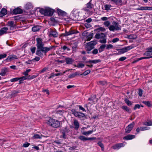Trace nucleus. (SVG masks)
<instances>
[{"label": "nucleus", "mask_w": 152, "mask_h": 152, "mask_svg": "<svg viewBox=\"0 0 152 152\" xmlns=\"http://www.w3.org/2000/svg\"><path fill=\"white\" fill-rule=\"evenodd\" d=\"M98 145L101 148L102 151H104V146L103 144L101 142H99L98 143Z\"/></svg>", "instance_id": "39"}, {"label": "nucleus", "mask_w": 152, "mask_h": 152, "mask_svg": "<svg viewBox=\"0 0 152 152\" xmlns=\"http://www.w3.org/2000/svg\"><path fill=\"white\" fill-rule=\"evenodd\" d=\"M97 30L98 31H101L102 32H104L105 31V29L103 27H100L97 29Z\"/></svg>", "instance_id": "36"}, {"label": "nucleus", "mask_w": 152, "mask_h": 152, "mask_svg": "<svg viewBox=\"0 0 152 152\" xmlns=\"http://www.w3.org/2000/svg\"><path fill=\"white\" fill-rule=\"evenodd\" d=\"M17 57L15 55H12L8 56L7 58V60H10V61L13 60L14 59H17Z\"/></svg>", "instance_id": "22"}, {"label": "nucleus", "mask_w": 152, "mask_h": 152, "mask_svg": "<svg viewBox=\"0 0 152 152\" xmlns=\"http://www.w3.org/2000/svg\"><path fill=\"white\" fill-rule=\"evenodd\" d=\"M146 56H151L152 55V47L148 48L147 50L143 54Z\"/></svg>", "instance_id": "15"}, {"label": "nucleus", "mask_w": 152, "mask_h": 152, "mask_svg": "<svg viewBox=\"0 0 152 152\" xmlns=\"http://www.w3.org/2000/svg\"><path fill=\"white\" fill-rule=\"evenodd\" d=\"M105 37V35L104 33H97L96 34L95 37L96 39H99L104 38Z\"/></svg>", "instance_id": "12"}, {"label": "nucleus", "mask_w": 152, "mask_h": 152, "mask_svg": "<svg viewBox=\"0 0 152 152\" xmlns=\"http://www.w3.org/2000/svg\"><path fill=\"white\" fill-rule=\"evenodd\" d=\"M135 137V135H128L125 137L124 139L125 140H132Z\"/></svg>", "instance_id": "19"}, {"label": "nucleus", "mask_w": 152, "mask_h": 152, "mask_svg": "<svg viewBox=\"0 0 152 152\" xmlns=\"http://www.w3.org/2000/svg\"><path fill=\"white\" fill-rule=\"evenodd\" d=\"M98 50L97 49H94L92 51V53L94 54H96L98 53Z\"/></svg>", "instance_id": "45"}, {"label": "nucleus", "mask_w": 152, "mask_h": 152, "mask_svg": "<svg viewBox=\"0 0 152 152\" xmlns=\"http://www.w3.org/2000/svg\"><path fill=\"white\" fill-rule=\"evenodd\" d=\"M70 35H71V34L70 33V31H69L68 32L66 31L65 33L64 34V36H66Z\"/></svg>", "instance_id": "53"}, {"label": "nucleus", "mask_w": 152, "mask_h": 152, "mask_svg": "<svg viewBox=\"0 0 152 152\" xmlns=\"http://www.w3.org/2000/svg\"><path fill=\"white\" fill-rule=\"evenodd\" d=\"M119 38H114L113 39L112 42L113 43H115V42H116L119 41Z\"/></svg>", "instance_id": "54"}, {"label": "nucleus", "mask_w": 152, "mask_h": 152, "mask_svg": "<svg viewBox=\"0 0 152 152\" xmlns=\"http://www.w3.org/2000/svg\"><path fill=\"white\" fill-rule=\"evenodd\" d=\"M113 47V46L111 44H109L107 46L106 49H109L112 48Z\"/></svg>", "instance_id": "50"}, {"label": "nucleus", "mask_w": 152, "mask_h": 152, "mask_svg": "<svg viewBox=\"0 0 152 152\" xmlns=\"http://www.w3.org/2000/svg\"><path fill=\"white\" fill-rule=\"evenodd\" d=\"M100 60L99 59H96L94 60H89L88 61H86V63L89 64H96L100 62Z\"/></svg>", "instance_id": "16"}, {"label": "nucleus", "mask_w": 152, "mask_h": 152, "mask_svg": "<svg viewBox=\"0 0 152 152\" xmlns=\"http://www.w3.org/2000/svg\"><path fill=\"white\" fill-rule=\"evenodd\" d=\"M79 138L81 140H87V137L83 136H81L79 137Z\"/></svg>", "instance_id": "37"}, {"label": "nucleus", "mask_w": 152, "mask_h": 152, "mask_svg": "<svg viewBox=\"0 0 152 152\" xmlns=\"http://www.w3.org/2000/svg\"><path fill=\"white\" fill-rule=\"evenodd\" d=\"M133 47L132 46H128L121 49L118 50V51L121 53H124L130 50L133 48Z\"/></svg>", "instance_id": "9"}, {"label": "nucleus", "mask_w": 152, "mask_h": 152, "mask_svg": "<svg viewBox=\"0 0 152 152\" xmlns=\"http://www.w3.org/2000/svg\"><path fill=\"white\" fill-rule=\"evenodd\" d=\"M12 12L15 14H19L22 13L23 12V11L20 8L18 7L13 10Z\"/></svg>", "instance_id": "13"}, {"label": "nucleus", "mask_w": 152, "mask_h": 152, "mask_svg": "<svg viewBox=\"0 0 152 152\" xmlns=\"http://www.w3.org/2000/svg\"><path fill=\"white\" fill-rule=\"evenodd\" d=\"M134 123L133 122L132 123L126 128L125 129V132L127 133H129L131 131L133 127L134 126Z\"/></svg>", "instance_id": "11"}, {"label": "nucleus", "mask_w": 152, "mask_h": 152, "mask_svg": "<svg viewBox=\"0 0 152 152\" xmlns=\"http://www.w3.org/2000/svg\"><path fill=\"white\" fill-rule=\"evenodd\" d=\"M140 107V105L139 104H136L135 105L134 107V110H135L137 108L139 109Z\"/></svg>", "instance_id": "55"}, {"label": "nucleus", "mask_w": 152, "mask_h": 152, "mask_svg": "<svg viewBox=\"0 0 152 152\" xmlns=\"http://www.w3.org/2000/svg\"><path fill=\"white\" fill-rule=\"evenodd\" d=\"M96 44V42L95 41H91L87 44V45H86V48L87 50L90 51L94 48V46Z\"/></svg>", "instance_id": "5"}, {"label": "nucleus", "mask_w": 152, "mask_h": 152, "mask_svg": "<svg viewBox=\"0 0 152 152\" xmlns=\"http://www.w3.org/2000/svg\"><path fill=\"white\" fill-rule=\"evenodd\" d=\"M18 80H19L18 77H16L11 79L10 80V81L11 82H12L17 81Z\"/></svg>", "instance_id": "47"}, {"label": "nucleus", "mask_w": 152, "mask_h": 152, "mask_svg": "<svg viewBox=\"0 0 152 152\" xmlns=\"http://www.w3.org/2000/svg\"><path fill=\"white\" fill-rule=\"evenodd\" d=\"M7 55L6 54H3L0 55V59L6 57Z\"/></svg>", "instance_id": "49"}, {"label": "nucleus", "mask_w": 152, "mask_h": 152, "mask_svg": "<svg viewBox=\"0 0 152 152\" xmlns=\"http://www.w3.org/2000/svg\"><path fill=\"white\" fill-rule=\"evenodd\" d=\"M69 31L70 32L71 35L75 34L76 33V32L75 30H71Z\"/></svg>", "instance_id": "64"}, {"label": "nucleus", "mask_w": 152, "mask_h": 152, "mask_svg": "<svg viewBox=\"0 0 152 152\" xmlns=\"http://www.w3.org/2000/svg\"><path fill=\"white\" fill-rule=\"evenodd\" d=\"M76 74L75 73L72 74L71 75H69V76L68 77L69 78H72L75 77V76H76Z\"/></svg>", "instance_id": "58"}, {"label": "nucleus", "mask_w": 152, "mask_h": 152, "mask_svg": "<svg viewBox=\"0 0 152 152\" xmlns=\"http://www.w3.org/2000/svg\"><path fill=\"white\" fill-rule=\"evenodd\" d=\"M29 145H30V143L27 142V143H26L24 144L23 145V147H25V148L27 147H28L29 146Z\"/></svg>", "instance_id": "56"}, {"label": "nucleus", "mask_w": 152, "mask_h": 152, "mask_svg": "<svg viewBox=\"0 0 152 152\" xmlns=\"http://www.w3.org/2000/svg\"><path fill=\"white\" fill-rule=\"evenodd\" d=\"M138 10H152V7H141L140 8H138L137 9Z\"/></svg>", "instance_id": "18"}, {"label": "nucleus", "mask_w": 152, "mask_h": 152, "mask_svg": "<svg viewBox=\"0 0 152 152\" xmlns=\"http://www.w3.org/2000/svg\"><path fill=\"white\" fill-rule=\"evenodd\" d=\"M37 75H33L32 76H30L29 75L28 77H27L28 78V80H31L32 79H34L35 78H36V77L37 76Z\"/></svg>", "instance_id": "42"}, {"label": "nucleus", "mask_w": 152, "mask_h": 152, "mask_svg": "<svg viewBox=\"0 0 152 152\" xmlns=\"http://www.w3.org/2000/svg\"><path fill=\"white\" fill-rule=\"evenodd\" d=\"M93 37V34H89L86 37V41H89Z\"/></svg>", "instance_id": "30"}, {"label": "nucleus", "mask_w": 152, "mask_h": 152, "mask_svg": "<svg viewBox=\"0 0 152 152\" xmlns=\"http://www.w3.org/2000/svg\"><path fill=\"white\" fill-rule=\"evenodd\" d=\"M85 10L88 12L89 15L91 14L94 11L92 8L91 3H89L86 5V7L85 8Z\"/></svg>", "instance_id": "8"}, {"label": "nucleus", "mask_w": 152, "mask_h": 152, "mask_svg": "<svg viewBox=\"0 0 152 152\" xmlns=\"http://www.w3.org/2000/svg\"><path fill=\"white\" fill-rule=\"evenodd\" d=\"M103 39H100L99 42L102 43H105L107 42L106 39L105 38H102Z\"/></svg>", "instance_id": "41"}, {"label": "nucleus", "mask_w": 152, "mask_h": 152, "mask_svg": "<svg viewBox=\"0 0 152 152\" xmlns=\"http://www.w3.org/2000/svg\"><path fill=\"white\" fill-rule=\"evenodd\" d=\"M152 58V56H150V57H141V58H140L137 59H136V60L134 61L133 62H137L138 61L140 60H142V59H148L149 58Z\"/></svg>", "instance_id": "23"}, {"label": "nucleus", "mask_w": 152, "mask_h": 152, "mask_svg": "<svg viewBox=\"0 0 152 152\" xmlns=\"http://www.w3.org/2000/svg\"><path fill=\"white\" fill-rule=\"evenodd\" d=\"M125 101L129 106L131 105L132 104L131 102L130 101L128 100L127 99H125Z\"/></svg>", "instance_id": "38"}, {"label": "nucleus", "mask_w": 152, "mask_h": 152, "mask_svg": "<svg viewBox=\"0 0 152 152\" xmlns=\"http://www.w3.org/2000/svg\"><path fill=\"white\" fill-rule=\"evenodd\" d=\"M85 65L82 62H79L77 66V67L79 68H82Z\"/></svg>", "instance_id": "32"}, {"label": "nucleus", "mask_w": 152, "mask_h": 152, "mask_svg": "<svg viewBox=\"0 0 152 152\" xmlns=\"http://www.w3.org/2000/svg\"><path fill=\"white\" fill-rule=\"evenodd\" d=\"M8 71V70L7 68H4L1 69V72L0 73V75L2 76H4Z\"/></svg>", "instance_id": "17"}, {"label": "nucleus", "mask_w": 152, "mask_h": 152, "mask_svg": "<svg viewBox=\"0 0 152 152\" xmlns=\"http://www.w3.org/2000/svg\"><path fill=\"white\" fill-rule=\"evenodd\" d=\"M61 122L57 120L50 118L47 121L46 123L49 126L53 128H57L60 126Z\"/></svg>", "instance_id": "1"}, {"label": "nucleus", "mask_w": 152, "mask_h": 152, "mask_svg": "<svg viewBox=\"0 0 152 152\" xmlns=\"http://www.w3.org/2000/svg\"><path fill=\"white\" fill-rule=\"evenodd\" d=\"M104 7L105 10H109L110 9V8L111 7V6L110 5L106 4L104 5Z\"/></svg>", "instance_id": "34"}, {"label": "nucleus", "mask_w": 152, "mask_h": 152, "mask_svg": "<svg viewBox=\"0 0 152 152\" xmlns=\"http://www.w3.org/2000/svg\"><path fill=\"white\" fill-rule=\"evenodd\" d=\"M49 33V37H57L58 36V34L56 30H53L51 28H50L48 30Z\"/></svg>", "instance_id": "7"}, {"label": "nucleus", "mask_w": 152, "mask_h": 152, "mask_svg": "<svg viewBox=\"0 0 152 152\" xmlns=\"http://www.w3.org/2000/svg\"><path fill=\"white\" fill-rule=\"evenodd\" d=\"M114 25H110L109 27V30L111 31H114L115 30H120L121 28L118 26V23L117 22H114Z\"/></svg>", "instance_id": "4"}, {"label": "nucleus", "mask_w": 152, "mask_h": 152, "mask_svg": "<svg viewBox=\"0 0 152 152\" xmlns=\"http://www.w3.org/2000/svg\"><path fill=\"white\" fill-rule=\"evenodd\" d=\"M126 57H122L119 58V61H123L126 59Z\"/></svg>", "instance_id": "51"}, {"label": "nucleus", "mask_w": 152, "mask_h": 152, "mask_svg": "<svg viewBox=\"0 0 152 152\" xmlns=\"http://www.w3.org/2000/svg\"><path fill=\"white\" fill-rule=\"evenodd\" d=\"M121 107L122 109L125 110L126 112L130 113L131 112V110L127 106H122Z\"/></svg>", "instance_id": "26"}, {"label": "nucleus", "mask_w": 152, "mask_h": 152, "mask_svg": "<svg viewBox=\"0 0 152 152\" xmlns=\"http://www.w3.org/2000/svg\"><path fill=\"white\" fill-rule=\"evenodd\" d=\"M18 78H19V80H21L22 81L23 80L28 79V78L27 77L24 76H23L20 77H18Z\"/></svg>", "instance_id": "48"}, {"label": "nucleus", "mask_w": 152, "mask_h": 152, "mask_svg": "<svg viewBox=\"0 0 152 152\" xmlns=\"http://www.w3.org/2000/svg\"><path fill=\"white\" fill-rule=\"evenodd\" d=\"M85 26L87 28H89L91 27V25L90 24L86 23L85 24Z\"/></svg>", "instance_id": "62"}, {"label": "nucleus", "mask_w": 152, "mask_h": 152, "mask_svg": "<svg viewBox=\"0 0 152 152\" xmlns=\"http://www.w3.org/2000/svg\"><path fill=\"white\" fill-rule=\"evenodd\" d=\"M91 72V71L90 70H88L84 72L83 74L84 75H86L88 74H89Z\"/></svg>", "instance_id": "46"}, {"label": "nucleus", "mask_w": 152, "mask_h": 152, "mask_svg": "<svg viewBox=\"0 0 152 152\" xmlns=\"http://www.w3.org/2000/svg\"><path fill=\"white\" fill-rule=\"evenodd\" d=\"M39 12L45 16H51L53 14V11L50 9L47 8L45 9H41L40 10Z\"/></svg>", "instance_id": "3"}, {"label": "nucleus", "mask_w": 152, "mask_h": 152, "mask_svg": "<svg viewBox=\"0 0 152 152\" xmlns=\"http://www.w3.org/2000/svg\"><path fill=\"white\" fill-rule=\"evenodd\" d=\"M92 21V19L89 18L86 20V22L87 23H90Z\"/></svg>", "instance_id": "60"}, {"label": "nucleus", "mask_w": 152, "mask_h": 152, "mask_svg": "<svg viewBox=\"0 0 152 152\" xmlns=\"http://www.w3.org/2000/svg\"><path fill=\"white\" fill-rule=\"evenodd\" d=\"M93 130L89 131L88 132H84L83 133V134L87 136L92 133Z\"/></svg>", "instance_id": "25"}, {"label": "nucleus", "mask_w": 152, "mask_h": 152, "mask_svg": "<svg viewBox=\"0 0 152 152\" xmlns=\"http://www.w3.org/2000/svg\"><path fill=\"white\" fill-rule=\"evenodd\" d=\"M142 94V91L141 89H139V90L138 94L140 96H141Z\"/></svg>", "instance_id": "57"}, {"label": "nucleus", "mask_w": 152, "mask_h": 152, "mask_svg": "<svg viewBox=\"0 0 152 152\" xmlns=\"http://www.w3.org/2000/svg\"><path fill=\"white\" fill-rule=\"evenodd\" d=\"M48 69V67H45L43 68L42 69L40 72V73H42L46 71L47 69Z\"/></svg>", "instance_id": "52"}, {"label": "nucleus", "mask_w": 152, "mask_h": 152, "mask_svg": "<svg viewBox=\"0 0 152 152\" xmlns=\"http://www.w3.org/2000/svg\"><path fill=\"white\" fill-rule=\"evenodd\" d=\"M96 138L94 137H89V138H87V140H94L96 139Z\"/></svg>", "instance_id": "59"}, {"label": "nucleus", "mask_w": 152, "mask_h": 152, "mask_svg": "<svg viewBox=\"0 0 152 152\" xmlns=\"http://www.w3.org/2000/svg\"><path fill=\"white\" fill-rule=\"evenodd\" d=\"M8 30L7 27H3L0 30V35H1L6 33L7 31Z\"/></svg>", "instance_id": "20"}, {"label": "nucleus", "mask_w": 152, "mask_h": 152, "mask_svg": "<svg viewBox=\"0 0 152 152\" xmlns=\"http://www.w3.org/2000/svg\"><path fill=\"white\" fill-rule=\"evenodd\" d=\"M106 45H102L99 48L98 50L99 52L100 53L103 51Z\"/></svg>", "instance_id": "24"}, {"label": "nucleus", "mask_w": 152, "mask_h": 152, "mask_svg": "<svg viewBox=\"0 0 152 152\" xmlns=\"http://www.w3.org/2000/svg\"><path fill=\"white\" fill-rule=\"evenodd\" d=\"M37 42V48H43L45 47H43L44 44L42 42V39L39 38H37L36 39Z\"/></svg>", "instance_id": "10"}, {"label": "nucleus", "mask_w": 152, "mask_h": 152, "mask_svg": "<svg viewBox=\"0 0 152 152\" xmlns=\"http://www.w3.org/2000/svg\"><path fill=\"white\" fill-rule=\"evenodd\" d=\"M140 131H144L149 129V128L147 126H142L140 127Z\"/></svg>", "instance_id": "33"}, {"label": "nucleus", "mask_w": 152, "mask_h": 152, "mask_svg": "<svg viewBox=\"0 0 152 152\" xmlns=\"http://www.w3.org/2000/svg\"><path fill=\"white\" fill-rule=\"evenodd\" d=\"M54 46L50 47L49 48L44 47L43 48H37L36 54L39 56H41L43 55V53L45 54L48 51L52 49Z\"/></svg>", "instance_id": "2"}, {"label": "nucleus", "mask_w": 152, "mask_h": 152, "mask_svg": "<svg viewBox=\"0 0 152 152\" xmlns=\"http://www.w3.org/2000/svg\"><path fill=\"white\" fill-rule=\"evenodd\" d=\"M61 132L62 134V137L64 139H66V138L67 135L70 133V131L67 127H66L61 129Z\"/></svg>", "instance_id": "6"}, {"label": "nucleus", "mask_w": 152, "mask_h": 152, "mask_svg": "<svg viewBox=\"0 0 152 152\" xmlns=\"http://www.w3.org/2000/svg\"><path fill=\"white\" fill-rule=\"evenodd\" d=\"M124 146V144L122 143H119L113 146L112 148L114 149H118L120 148L123 147Z\"/></svg>", "instance_id": "14"}, {"label": "nucleus", "mask_w": 152, "mask_h": 152, "mask_svg": "<svg viewBox=\"0 0 152 152\" xmlns=\"http://www.w3.org/2000/svg\"><path fill=\"white\" fill-rule=\"evenodd\" d=\"M7 13V11L5 9L3 8L1 10L0 12V17H2L6 15Z\"/></svg>", "instance_id": "21"}, {"label": "nucleus", "mask_w": 152, "mask_h": 152, "mask_svg": "<svg viewBox=\"0 0 152 152\" xmlns=\"http://www.w3.org/2000/svg\"><path fill=\"white\" fill-rule=\"evenodd\" d=\"M78 107H79V109L80 110H81L82 111H85V109L82 106H81L80 105H79L78 106Z\"/></svg>", "instance_id": "61"}, {"label": "nucleus", "mask_w": 152, "mask_h": 152, "mask_svg": "<svg viewBox=\"0 0 152 152\" xmlns=\"http://www.w3.org/2000/svg\"><path fill=\"white\" fill-rule=\"evenodd\" d=\"M68 70H66V71L63 72L62 73H56V74H55V75L56 76H58V75H64V73H65L66 72H67Z\"/></svg>", "instance_id": "44"}, {"label": "nucleus", "mask_w": 152, "mask_h": 152, "mask_svg": "<svg viewBox=\"0 0 152 152\" xmlns=\"http://www.w3.org/2000/svg\"><path fill=\"white\" fill-rule=\"evenodd\" d=\"M42 135L40 136L37 134H36L34 135L32 137L34 139H37L42 138Z\"/></svg>", "instance_id": "29"}, {"label": "nucleus", "mask_w": 152, "mask_h": 152, "mask_svg": "<svg viewBox=\"0 0 152 152\" xmlns=\"http://www.w3.org/2000/svg\"><path fill=\"white\" fill-rule=\"evenodd\" d=\"M8 23V26L10 27H13L14 25V22L12 21H9Z\"/></svg>", "instance_id": "43"}, {"label": "nucleus", "mask_w": 152, "mask_h": 152, "mask_svg": "<svg viewBox=\"0 0 152 152\" xmlns=\"http://www.w3.org/2000/svg\"><path fill=\"white\" fill-rule=\"evenodd\" d=\"M36 49L35 47H33L31 48V51L32 53H34Z\"/></svg>", "instance_id": "63"}, {"label": "nucleus", "mask_w": 152, "mask_h": 152, "mask_svg": "<svg viewBox=\"0 0 152 152\" xmlns=\"http://www.w3.org/2000/svg\"><path fill=\"white\" fill-rule=\"evenodd\" d=\"M66 62L67 64H71L72 63V59L70 58H66Z\"/></svg>", "instance_id": "27"}, {"label": "nucleus", "mask_w": 152, "mask_h": 152, "mask_svg": "<svg viewBox=\"0 0 152 152\" xmlns=\"http://www.w3.org/2000/svg\"><path fill=\"white\" fill-rule=\"evenodd\" d=\"M128 38L131 39H134L137 38V36L135 34H131L128 36Z\"/></svg>", "instance_id": "28"}, {"label": "nucleus", "mask_w": 152, "mask_h": 152, "mask_svg": "<svg viewBox=\"0 0 152 152\" xmlns=\"http://www.w3.org/2000/svg\"><path fill=\"white\" fill-rule=\"evenodd\" d=\"M110 24V22L108 21H106L104 23V24L106 27H108Z\"/></svg>", "instance_id": "40"}, {"label": "nucleus", "mask_w": 152, "mask_h": 152, "mask_svg": "<svg viewBox=\"0 0 152 152\" xmlns=\"http://www.w3.org/2000/svg\"><path fill=\"white\" fill-rule=\"evenodd\" d=\"M40 29V28L39 26H34L33 27L32 29V30L34 31H39Z\"/></svg>", "instance_id": "31"}, {"label": "nucleus", "mask_w": 152, "mask_h": 152, "mask_svg": "<svg viewBox=\"0 0 152 152\" xmlns=\"http://www.w3.org/2000/svg\"><path fill=\"white\" fill-rule=\"evenodd\" d=\"M143 103L149 107H150L151 106V104L149 101H144Z\"/></svg>", "instance_id": "35"}]
</instances>
